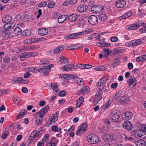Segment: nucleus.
Returning a JSON list of instances; mask_svg holds the SVG:
<instances>
[{"instance_id":"obj_1","label":"nucleus","mask_w":146,"mask_h":146,"mask_svg":"<svg viewBox=\"0 0 146 146\" xmlns=\"http://www.w3.org/2000/svg\"><path fill=\"white\" fill-rule=\"evenodd\" d=\"M49 108V106L46 105L42 108L39 112L35 113L36 115L35 118V122L36 125H40L42 124L43 117L47 112Z\"/></svg>"},{"instance_id":"obj_2","label":"nucleus","mask_w":146,"mask_h":146,"mask_svg":"<svg viewBox=\"0 0 146 146\" xmlns=\"http://www.w3.org/2000/svg\"><path fill=\"white\" fill-rule=\"evenodd\" d=\"M87 139L89 143L92 144L98 143L99 141L98 136L94 133H91L88 135L87 137Z\"/></svg>"},{"instance_id":"obj_3","label":"nucleus","mask_w":146,"mask_h":146,"mask_svg":"<svg viewBox=\"0 0 146 146\" xmlns=\"http://www.w3.org/2000/svg\"><path fill=\"white\" fill-rule=\"evenodd\" d=\"M53 66L54 65L51 64L44 67L40 68L38 70V72L43 74L44 76L48 75L49 72L50 71L51 67H53Z\"/></svg>"},{"instance_id":"obj_4","label":"nucleus","mask_w":146,"mask_h":146,"mask_svg":"<svg viewBox=\"0 0 146 146\" xmlns=\"http://www.w3.org/2000/svg\"><path fill=\"white\" fill-rule=\"evenodd\" d=\"M120 117L119 112L116 110L112 111L110 114V120L113 122L117 121Z\"/></svg>"},{"instance_id":"obj_5","label":"nucleus","mask_w":146,"mask_h":146,"mask_svg":"<svg viewBox=\"0 0 146 146\" xmlns=\"http://www.w3.org/2000/svg\"><path fill=\"white\" fill-rule=\"evenodd\" d=\"M108 79L105 77L101 78L97 83L96 85L98 87L102 86V88H98L99 91H102L104 88L106 84V82L107 81Z\"/></svg>"},{"instance_id":"obj_6","label":"nucleus","mask_w":146,"mask_h":146,"mask_svg":"<svg viewBox=\"0 0 146 146\" xmlns=\"http://www.w3.org/2000/svg\"><path fill=\"white\" fill-rule=\"evenodd\" d=\"M87 128V123H83L78 127L76 131V135H81L86 130Z\"/></svg>"},{"instance_id":"obj_7","label":"nucleus","mask_w":146,"mask_h":146,"mask_svg":"<svg viewBox=\"0 0 146 146\" xmlns=\"http://www.w3.org/2000/svg\"><path fill=\"white\" fill-rule=\"evenodd\" d=\"M83 33L82 32H79L68 35L65 36V38L66 39H75L80 37Z\"/></svg>"},{"instance_id":"obj_8","label":"nucleus","mask_w":146,"mask_h":146,"mask_svg":"<svg viewBox=\"0 0 146 146\" xmlns=\"http://www.w3.org/2000/svg\"><path fill=\"white\" fill-rule=\"evenodd\" d=\"M102 92L100 91H98V93L95 95L93 101V104L94 105L97 104L102 99V94H101Z\"/></svg>"},{"instance_id":"obj_9","label":"nucleus","mask_w":146,"mask_h":146,"mask_svg":"<svg viewBox=\"0 0 146 146\" xmlns=\"http://www.w3.org/2000/svg\"><path fill=\"white\" fill-rule=\"evenodd\" d=\"M103 9V7L102 6H94L91 8V10L92 13H98L101 12Z\"/></svg>"},{"instance_id":"obj_10","label":"nucleus","mask_w":146,"mask_h":146,"mask_svg":"<svg viewBox=\"0 0 146 146\" xmlns=\"http://www.w3.org/2000/svg\"><path fill=\"white\" fill-rule=\"evenodd\" d=\"M58 142V140L54 137H52L49 139L45 146H55L56 143Z\"/></svg>"},{"instance_id":"obj_11","label":"nucleus","mask_w":146,"mask_h":146,"mask_svg":"<svg viewBox=\"0 0 146 146\" xmlns=\"http://www.w3.org/2000/svg\"><path fill=\"white\" fill-rule=\"evenodd\" d=\"M88 20L89 23L93 25L96 24L98 22V18L95 15L90 16L88 18Z\"/></svg>"},{"instance_id":"obj_12","label":"nucleus","mask_w":146,"mask_h":146,"mask_svg":"<svg viewBox=\"0 0 146 146\" xmlns=\"http://www.w3.org/2000/svg\"><path fill=\"white\" fill-rule=\"evenodd\" d=\"M133 116V113L129 111H126L122 114V117L124 120H130Z\"/></svg>"},{"instance_id":"obj_13","label":"nucleus","mask_w":146,"mask_h":146,"mask_svg":"<svg viewBox=\"0 0 146 146\" xmlns=\"http://www.w3.org/2000/svg\"><path fill=\"white\" fill-rule=\"evenodd\" d=\"M75 68L74 64H69L63 66L61 69L64 71H69L73 70Z\"/></svg>"},{"instance_id":"obj_14","label":"nucleus","mask_w":146,"mask_h":146,"mask_svg":"<svg viewBox=\"0 0 146 146\" xmlns=\"http://www.w3.org/2000/svg\"><path fill=\"white\" fill-rule=\"evenodd\" d=\"M123 127L127 130H131L133 127L132 124L130 122L127 121H125L123 123Z\"/></svg>"},{"instance_id":"obj_15","label":"nucleus","mask_w":146,"mask_h":146,"mask_svg":"<svg viewBox=\"0 0 146 146\" xmlns=\"http://www.w3.org/2000/svg\"><path fill=\"white\" fill-rule=\"evenodd\" d=\"M15 24L12 22L9 23H6L4 25V28L6 31L9 32V30L13 29L15 27Z\"/></svg>"},{"instance_id":"obj_16","label":"nucleus","mask_w":146,"mask_h":146,"mask_svg":"<svg viewBox=\"0 0 146 146\" xmlns=\"http://www.w3.org/2000/svg\"><path fill=\"white\" fill-rule=\"evenodd\" d=\"M126 5V2L124 0L118 1L115 3L116 7L119 8L124 7Z\"/></svg>"},{"instance_id":"obj_17","label":"nucleus","mask_w":146,"mask_h":146,"mask_svg":"<svg viewBox=\"0 0 146 146\" xmlns=\"http://www.w3.org/2000/svg\"><path fill=\"white\" fill-rule=\"evenodd\" d=\"M58 85H57L56 83H51L50 86L53 91L56 95L58 94L60 90L58 88Z\"/></svg>"},{"instance_id":"obj_18","label":"nucleus","mask_w":146,"mask_h":146,"mask_svg":"<svg viewBox=\"0 0 146 146\" xmlns=\"http://www.w3.org/2000/svg\"><path fill=\"white\" fill-rule=\"evenodd\" d=\"M78 15L77 14L74 13L68 16V21L71 22H73L75 21L78 19Z\"/></svg>"},{"instance_id":"obj_19","label":"nucleus","mask_w":146,"mask_h":146,"mask_svg":"<svg viewBox=\"0 0 146 146\" xmlns=\"http://www.w3.org/2000/svg\"><path fill=\"white\" fill-rule=\"evenodd\" d=\"M88 8V7L87 5L81 4L78 7L77 9L79 12H84L86 11Z\"/></svg>"},{"instance_id":"obj_20","label":"nucleus","mask_w":146,"mask_h":146,"mask_svg":"<svg viewBox=\"0 0 146 146\" xmlns=\"http://www.w3.org/2000/svg\"><path fill=\"white\" fill-rule=\"evenodd\" d=\"M38 32L39 35L44 36L47 34L48 31L45 28H40L39 29Z\"/></svg>"},{"instance_id":"obj_21","label":"nucleus","mask_w":146,"mask_h":146,"mask_svg":"<svg viewBox=\"0 0 146 146\" xmlns=\"http://www.w3.org/2000/svg\"><path fill=\"white\" fill-rule=\"evenodd\" d=\"M60 60L59 61L60 64H65L68 63V60L66 57L63 56H60Z\"/></svg>"},{"instance_id":"obj_22","label":"nucleus","mask_w":146,"mask_h":146,"mask_svg":"<svg viewBox=\"0 0 146 146\" xmlns=\"http://www.w3.org/2000/svg\"><path fill=\"white\" fill-rule=\"evenodd\" d=\"M39 131H34L31 134L30 137H31V140H33L38 138L39 136Z\"/></svg>"},{"instance_id":"obj_23","label":"nucleus","mask_w":146,"mask_h":146,"mask_svg":"<svg viewBox=\"0 0 146 146\" xmlns=\"http://www.w3.org/2000/svg\"><path fill=\"white\" fill-rule=\"evenodd\" d=\"M68 15H63L59 16L58 19V22L62 23H63L66 20L68 19Z\"/></svg>"},{"instance_id":"obj_24","label":"nucleus","mask_w":146,"mask_h":146,"mask_svg":"<svg viewBox=\"0 0 146 146\" xmlns=\"http://www.w3.org/2000/svg\"><path fill=\"white\" fill-rule=\"evenodd\" d=\"M12 19V17L11 15H6L2 19V22L4 23H7L11 22Z\"/></svg>"},{"instance_id":"obj_25","label":"nucleus","mask_w":146,"mask_h":146,"mask_svg":"<svg viewBox=\"0 0 146 146\" xmlns=\"http://www.w3.org/2000/svg\"><path fill=\"white\" fill-rule=\"evenodd\" d=\"M137 80L136 78L134 77V76H130V78L127 80V82L128 84L129 87L133 84L134 83H136Z\"/></svg>"},{"instance_id":"obj_26","label":"nucleus","mask_w":146,"mask_h":146,"mask_svg":"<svg viewBox=\"0 0 146 146\" xmlns=\"http://www.w3.org/2000/svg\"><path fill=\"white\" fill-rule=\"evenodd\" d=\"M143 133L138 129V130L134 131V135L135 137L137 138H139V137L144 135Z\"/></svg>"},{"instance_id":"obj_27","label":"nucleus","mask_w":146,"mask_h":146,"mask_svg":"<svg viewBox=\"0 0 146 146\" xmlns=\"http://www.w3.org/2000/svg\"><path fill=\"white\" fill-rule=\"evenodd\" d=\"M139 25L137 24H134L127 25L126 26V28L129 30H135L139 28Z\"/></svg>"},{"instance_id":"obj_28","label":"nucleus","mask_w":146,"mask_h":146,"mask_svg":"<svg viewBox=\"0 0 146 146\" xmlns=\"http://www.w3.org/2000/svg\"><path fill=\"white\" fill-rule=\"evenodd\" d=\"M138 129L143 133V134L146 135V125L145 124H140L138 126Z\"/></svg>"},{"instance_id":"obj_29","label":"nucleus","mask_w":146,"mask_h":146,"mask_svg":"<svg viewBox=\"0 0 146 146\" xmlns=\"http://www.w3.org/2000/svg\"><path fill=\"white\" fill-rule=\"evenodd\" d=\"M30 57L29 52H25L21 54L20 57L21 60L23 61L26 58Z\"/></svg>"},{"instance_id":"obj_30","label":"nucleus","mask_w":146,"mask_h":146,"mask_svg":"<svg viewBox=\"0 0 146 146\" xmlns=\"http://www.w3.org/2000/svg\"><path fill=\"white\" fill-rule=\"evenodd\" d=\"M13 84L23 83V80L21 78L18 77L13 78L12 81Z\"/></svg>"},{"instance_id":"obj_31","label":"nucleus","mask_w":146,"mask_h":146,"mask_svg":"<svg viewBox=\"0 0 146 146\" xmlns=\"http://www.w3.org/2000/svg\"><path fill=\"white\" fill-rule=\"evenodd\" d=\"M108 18V16L105 13H102L99 16V20L102 22H105Z\"/></svg>"},{"instance_id":"obj_32","label":"nucleus","mask_w":146,"mask_h":146,"mask_svg":"<svg viewBox=\"0 0 146 146\" xmlns=\"http://www.w3.org/2000/svg\"><path fill=\"white\" fill-rule=\"evenodd\" d=\"M133 13L132 12H128L125 13L122 16L119 17L120 19H124L129 17Z\"/></svg>"},{"instance_id":"obj_33","label":"nucleus","mask_w":146,"mask_h":146,"mask_svg":"<svg viewBox=\"0 0 146 146\" xmlns=\"http://www.w3.org/2000/svg\"><path fill=\"white\" fill-rule=\"evenodd\" d=\"M135 40L137 46H138L145 42L146 39L145 38L143 37L139 39H135Z\"/></svg>"},{"instance_id":"obj_34","label":"nucleus","mask_w":146,"mask_h":146,"mask_svg":"<svg viewBox=\"0 0 146 146\" xmlns=\"http://www.w3.org/2000/svg\"><path fill=\"white\" fill-rule=\"evenodd\" d=\"M146 60V55H144L138 57L136 58V60L138 62L145 61Z\"/></svg>"},{"instance_id":"obj_35","label":"nucleus","mask_w":146,"mask_h":146,"mask_svg":"<svg viewBox=\"0 0 146 146\" xmlns=\"http://www.w3.org/2000/svg\"><path fill=\"white\" fill-rule=\"evenodd\" d=\"M64 46H60L57 47L54 50V52L56 54H58L61 51L64 49Z\"/></svg>"},{"instance_id":"obj_36","label":"nucleus","mask_w":146,"mask_h":146,"mask_svg":"<svg viewBox=\"0 0 146 146\" xmlns=\"http://www.w3.org/2000/svg\"><path fill=\"white\" fill-rule=\"evenodd\" d=\"M26 113L27 111L24 110L20 111L16 117V119H20L21 117L25 115L26 114Z\"/></svg>"},{"instance_id":"obj_37","label":"nucleus","mask_w":146,"mask_h":146,"mask_svg":"<svg viewBox=\"0 0 146 146\" xmlns=\"http://www.w3.org/2000/svg\"><path fill=\"white\" fill-rule=\"evenodd\" d=\"M126 45L128 46L129 47H131L137 46L135 42V39L129 42H127L126 43Z\"/></svg>"},{"instance_id":"obj_38","label":"nucleus","mask_w":146,"mask_h":146,"mask_svg":"<svg viewBox=\"0 0 146 146\" xmlns=\"http://www.w3.org/2000/svg\"><path fill=\"white\" fill-rule=\"evenodd\" d=\"M136 144L137 146H145L146 143L145 141L141 140L137 141Z\"/></svg>"},{"instance_id":"obj_39","label":"nucleus","mask_w":146,"mask_h":146,"mask_svg":"<svg viewBox=\"0 0 146 146\" xmlns=\"http://www.w3.org/2000/svg\"><path fill=\"white\" fill-rule=\"evenodd\" d=\"M96 70L98 71H104L107 70V68L102 66H100L95 68Z\"/></svg>"},{"instance_id":"obj_40","label":"nucleus","mask_w":146,"mask_h":146,"mask_svg":"<svg viewBox=\"0 0 146 146\" xmlns=\"http://www.w3.org/2000/svg\"><path fill=\"white\" fill-rule=\"evenodd\" d=\"M121 60V58L120 57H118L115 59L113 62L112 64V66L113 67L117 66V64L119 63Z\"/></svg>"},{"instance_id":"obj_41","label":"nucleus","mask_w":146,"mask_h":146,"mask_svg":"<svg viewBox=\"0 0 146 146\" xmlns=\"http://www.w3.org/2000/svg\"><path fill=\"white\" fill-rule=\"evenodd\" d=\"M103 53L104 54V57L106 58L110 54V51L109 49L105 48L103 50Z\"/></svg>"},{"instance_id":"obj_42","label":"nucleus","mask_w":146,"mask_h":146,"mask_svg":"<svg viewBox=\"0 0 146 146\" xmlns=\"http://www.w3.org/2000/svg\"><path fill=\"white\" fill-rule=\"evenodd\" d=\"M102 47H108L110 46V43L104 41V39H103L102 41H101V44Z\"/></svg>"},{"instance_id":"obj_43","label":"nucleus","mask_w":146,"mask_h":146,"mask_svg":"<svg viewBox=\"0 0 146 146\" xmlns=\"http://www.w3.org/2000/svg\"><path fill=\"white\" fill-rule=\"evenodd\" d=\"M13 100L15 104H18L20 102V98L16 96H14L13 97Z\"/></svg>"},{"instance_id":"obj_44","label":"nucleus","mask_w":146,"mask_h":146,"mask_svg":"<svg viewBox=\"0 0 146 146\" xmlns=\"http://www.w3.org/2000/svg\"><path fill=\"white\" fill-rule=\"evenodd\" d=\"M31 33V31L29 30L24 31L22 33V34L23 36H29Z\"/></svg>"},{"instance_id":"obj_45","label":"nucleus","mask_w":146,"mask_h":146,"mask_svg":"<svg viewBox=\"0 0 146 146\" xmlns=\"http://www.w3.org/2000/svg\"><path fill=\"white\" fill-rule=\"evenodd\" d=\"M36 49V47L35 46H28L26 47V50L27 51L32 50Z\"/></svg>"},{"instance_id":"obj_46","label":"nucleus","mask_w":146,"mask_h":146,"mask_svg":"<svg viewBox=\"0 0 146 146\" xmlns=\"http://www.w3.org/2000/svg\"><path fill=\"white\" fill-rule=\"evenodd\" d=\"M49 61L46 59H42L40 61V63L42 64H48Z\"/></svg>"},{"instance_id":"obj_47","label":"nucleus","mask_w":146,"mask_h":146,"mask_svg":"<svg viewBox=\"0 0 146 146\" xmlns=\"http://www.w3.org/2000/svg\"><path fill=\"white\" fill-rule=\"evenodd\" d=\"M21 31L22 30L20 28L17 27L14 29V33L15 34L18 35Z\"/></svg>"},{"instance_id":"obj_48","label":"nucleus","mask_w":146,"mask_h":146,"mask_svg":"<svg viewBox=\"0 0 146 146\" xmlns=\"http://www.w3.org/2000/svg\"><path fill=\"white\" fill-rule=\"evenodd\" d=\"M68 76V79H75L76 78L78 77L77 75L75 74H70Z\"/></svg>"},{"instance_id":"obj_49","label":"nucleus","mask_w":146,"mask_h":146,"mask_svg":"<svg viewBox=\"0 0 146 146\" xmlns=\"http://www.w3.org/2000/svg\"><path fill=\"white\" fill-rule=\"evenodd\" d=\"M89 90V87L88 86H85L82 88V91L84 92V93H87Z\"/></svg>"},{"instance_id":"obj_50","label":"nucleus","mask_w":146,"mask_h":146,"mask_svg":"<svg viewBox=\"0 0 146 146\" xmlns=\"http://www.w3.org/2000/svg\"><path fill=\"white\" fill-rule=\"evenodd\" d=\"M50 137V135L48 134H46L44 136L42 139L43 142L46 141L49 139Z\"/></svg>"},{"instance_id":"obj_51","label":"nucleus","mask_w":146,"mask_h":146,"mask_svg":"<svg viewBox=\"0 0 146 146\" xmlns=\"http://www.w3.org/2000/svg\"><path fill=\"white\" fill-rule=\"evenodd\" d=\"M58 94L61 97H64L66 94V92L65 90H63L62 91H61L59 92Z\"/></svg>"},{"instance_id":"obj_52","label":"nucleus","mask_w":146,"mask_h":146,"mask_svg":"<svg viewBox=\"0 0 146 146\" xmlns=\"http://www.w3.org/2000/svg\"><path fill=\"white\" fill-rule=\"evenodd\" d=\"M8 134V133L5 131V132L2 133L1 135L2 138L3 139H5L7 137Z\"/></svg>"},{"instance_id":"obj_53","label":"nucleus","mask_w":146,"mask_h":146,"mask_svg":"<svg viewBox=\"0 0 146 146\" xmlns=\"http://www.w3.org/2000/svg\"><path fill=\"white\" fill-rule=\"evenodd\" d=\"M119 100L121 101H122L125 102H127V98L123 96H121L120 98L119 99Z\"/></svg>"},{"instance_id":"obj_54","label":"nucleus","mask_w":146,"mask_h":146,"mask_svg":"<svg viewBox=\"0 0 146 146\" xmlns=\"http://www.w3.org/2000/svg\"><path fill=\"white\" fill-rule=\"evenodd\" d=\"M47 3L46 2H42L40 3L38 6V7H45Z\"/></svg>"},{"instance_id":"obj_55","label":"nucleus","mask_w":146,"mask_h":146,"mask_svg":"<svg viewBox=\"0 0 146 146\" xmlns=\"http://www.w3.org/2000/svg\"><path fill=\"white\" fill-rule=\"evenodd\" d=\"M57 119L54 117L50 120V124L52 125L53 123H55L57 121Z\"/></svg>"},{"instance_id":"obj_56","label":"nucleus","mask_w":146,"mask_h":146,"mask_svg":"<svg viewBox=\"0 0 146 146\" xmlns=\"http://www.w3.org/2000/svg\"><path fill=\"white\" fill-rule=\"evenodd\" d=\"M78 47H77V45H74L72 46H70L67 47V49L68 50H75Z\"/></svg>"},{"instance_id":"obj_57","label":"nucleus","mask_w":146,"mask_h":146,"mask_svg":"<svg viewBox=\"0 0 146 146\" xmlns=\"http://www.w3.org/2000/svg\"><path fill=\"white\" fill-rule=\"evenodd\" d=\"M124 139L126 141H132L133 140L132 137H127L126 135H124Z\"/></svg>"},{"instance_id":"obj_58","label":"nucleus","mask_w":146,"mask_h":146,"mask_svg":"<svg viewBox=\"0 0 146 146\" xmlns=\"http://www.w3.org/2000/svg\"><path fill=\"white\" fill-rule=\"evenodd\" d=\"M3 61L6 63L9 62V58L7 56H5L3 59Z\"/></svg>"},{"instance_id":"obj_59","label":"nucleus","mask_w":146,"mask_h":146,"mask_svg":"<svg viewBox=\"0 0 146 146\" xmlns=\"http://www.w3.org/2000/svg\"><path fill=\"white\" fill-rule=\"evenodd\" d=\"M82 79L81 78H79L77 77L75 79H74V82L76 83H78L79 82H80V83L83 82L82 81Z\"/></svg>"},{"instance_id":"obj_60","label":"nucleus","mask_w":146,"mask_h":146,"mask_svg":"<svg viewBox=\"0 0 146 146\" xmlns=\"http://www.w3.org/2000/svg\"><path fill=\"white\" fill-rule=\"evenodd\" d=\"M30 57H34L38 55V53L37 52H29Z\"/></svg>"},{"instance_id":"obj_61","label":"nucleus","mask_w":146,"mask_h":146,"mask_svg":"<svg viewBox=\"0 0 146 146\" xmlns=\"http://www.w3.org/2000/svg\"><path fill=\"white\" fill-rule=\"evenodd\" d=\"M107 136V139L108 141L109 140H111L113 139V137L111 135H110V134H106Z\"/></svg>"},{"instance_id":"obj_62","label":"nucleus","mask_w":146,"mask_h":146,"mask_svg":"<svg viewBox=\"0 0 146 146\" xmlns=\"http://www.w3.org/2000/svg\"><path fill=\"white\" fill-rule=\"evenodd\" d=\"M144 23H145L143 21L141 20H139L138 21L137 24L139 25V27L140 26L143 25Z\"/></svg>"},{"instance_id":"obj_63","label":"nucleus","mask_w":146,"mask_h":146,"mask_svg":"<svg viewBox=\"0 0 146 146\" xmlns=\"http://www.w3.org/2000/svg\"><path fill=\"white\" fill-rule=\"evenodd\" d=\"M121 92L120 91H119L116 94L115 96V98L117 99V98H120V96L121 94Z\"/></svg>"},{"instance_id":"obj_64","label":"nucleus","mask_w":146,"mask_h":146,"mask_svg":"<svg viewBox=\"0 0 146 146\" xmlns=\"http://www.w3.org/2000/svg\"><path fill=\"white\" fill-rule=\"evenodd\" d=\"M110 40L112 42H116L117 41L118 38L115 36H113L111 38Z\"/></svg>"}]
</instances>
